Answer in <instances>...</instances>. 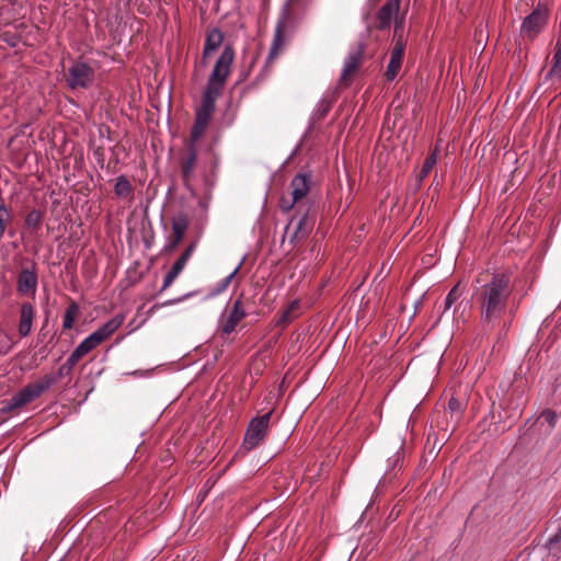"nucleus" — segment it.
Listing matches in <instances>:
<instances>
[{
	"instance_id": "nucleus-37",
	"label": "nucleus",
	"mask_w": 561,
	"mask_h": 561,
	"mask_svg": "<svg viewBox=\"0 0 561 561\" xmlns=\"http://www.w3.org/2000/svg\"><path fill=\"white\" fill-rule=\"evenodd\" d=\"M76 318H64V329H71L75 324Z\"/></svg>"
},
{
	"instance_id": "nucleus-34",
	"label": "nucleus",
	"mask_w": 561,
	"mask_h": 561,
	"mask_svg": "<svg viewBox=\"0 0 561 561\" xmlns=\"http://www.w3.org/2000/svg\"><path fill=\"white\" fill-rule=\"evenodd\" d=\"M78 311H79L78 305L76 302H71L68 306L64 316H76L78 313Z\"/></svg>"
},
{
	"instance_id": "nucleus-10",
	"label": "nucleus",
	"mask_w": 561,
	"mask_h": 561,
	"mask_svg": "<svg viewBox=\"0 0 561 561\" xmlns=\"http://www.w3.org/2000/svg\"><path fill=\"white\" fill-rule=\"evenodd\" d=\"M314 218L307 213L301 216H294L286 226V234L291 243L304 240L312 231Z\"/></svg>"
},
{
	"instance_id": "nucleus-32",
	"label": "nucleus",
	"mask_w": 561,
	"mask_h": 561,
	"mask_svg": "<svg viewBox=\"0 0 561 561\" xmlns=\"http://www.w3.org/2000/svg\"><path fill=\"white\" fill-rule=\"evenodd\" d=\"M194 251V244H191L186 248V250L181 254L179 259L187 263L188 259L191 257L192 253Z\"/></svg>"
},
{
	"instance_id": "nucleus-23",
	"label": "nucleus",
	"mask_w": 561,
	"mask_h": 561,
	"mask_svg": "<svg viewBox=\"0 0 561 561\" xmlns=\"http://www.w3.org/2000/svg\"><path fill=\"white\" fill-rule=\"evenodd\" d=\"M42 218V211L38 209H33L25 217V226L27 228L37 230L41 227Z\"/></svg>"
},
{
	"instance_id": "nucleus-44",
	"label": "nucleus",
	"mask_w": 561,
	"mask_h": 561,
	"mask_svg": "<svg viewBox=\"0 0 561 561\" xmlns=\"http://www.w3.org/2000/svg\"><path fill=\"white\" fill-rule=\"evenodd\" d=\"M460 306H461V302L456 305L455 308L451 310V313L456 314L457 312H459Z\"/></svg>"
},
{
	"instance_id": "nucleus-4",
	"label": "nucleus",
	"mask_w": 561,
	"mask_h": 561,
	"mask_svg": "<svg viewBox=\"0 0 561 561\" xmlns=\"http://www.w3.org/2000/svg\"><path fill=\"white\" fill-rule=\"evenodd\" d=\"M267 404L268 407L257 409L255 415L248 422V451L264 444L268 436L275 408L272 402Z\"/></svg>"
},
{
	"instance_id": "nucleus-18",
	"label": "nucleus",
	"mask_w": 561,
	"mask_h": 561,
	"mask_svg": "<svg viewBox=\"0 0 561 561\" xmlns=\"http://www.w3.org/2000/svg\"><path fill=\"white\" fill-rule=\"evenodd\" d=\"M188 221L185 215H179L172 221V231L175 238V243H180L184 237V233L187 229Z\"/></svg>"
},
{
	"instance_id": "nucleus-9",
	"label": "nucleus",
	"mask_w": 561,
	"mask_h": 561,
	"mask_svg": "<svg viewBox=\"0 0 561 561\" xmlns=\"http://www.w3.org/2000/svg\"><path fill=\"white\" fill-rule=\"evenodd\" d=\"M548 20V9L538 5L529 15H527L520 27V35L524 38L533 41L543 30Z\"/></svg>"
},
{
	"instance_id": "nucleus-42",
	"label": "nucleus",
	"mask_w": 561,
	"mask_h": 561,
	"mask_svg": "<svg viewBox=\"0 0 561 561\" xmlns=\"http://www.w3.org/2000/svg\"><path fill=\"white\" fill-rule=\"evenodd\" d=\"M291 319H293V318H287V317L279 318V320H280V324H282V325H287V324H289V323H290V320H291Z\"/></svg>"
},
{
	"instance_id": "nucleus-1",
	"label": "nucleus",
	"mask_w": 561,
	"mask_h": 561,
	"mask_svg": "<svg viewBox=\"0 0 561 561\" xmlns=\"http://www.w3.org/2000/svg\"><path fill=\"white\" fill-rule=\"evenodd\" d=\"M234 58L233 48L226 45L221 51L211 73L208 77L206 88L203 92L201 104L195 108V119L191 129L188 154L182 161V175L188 181L193 175L197 158L195 142L198 141L207 129L215 112L216 100L221 95L226 79L230 72V66Z\"/></svg>"
},
{
	"instance_id": "nucleus-28",
	"label": "nucleus",
	"mask_w": 561,
	"mask_h": 561,
	"mask_svg": "<svg viewBox=\"0 0 561 561\" xmlns=\"http://www.w3.org/2000/svg\"><path fill=\"white\" fill-rule=\"evenodd\" d=\"M13 346V342L7 336L0 334V353L7 354Z\"/></svg>"
},
{
	"instance_id": "nucleus-19",
	"label": "nucleus",
	"mask_w": 561,
	"mask_h": 561,
	"mask_svg": "<svg viewBox=\"0 0 561 561\" xmlns=\"http://www.w3.org/2000/svg\"><path fill=\"white\" fill-rule=\"evenodd\" d=\"M185 265L186 263L181 259H178L174 262L170 271L164 276L162 289L168 288L176 279V277L181 274Z\"/></svg>"
},
{
	"instance_id": "nucleus-43",
	"label": "nucleus",
	"mask_w": 561,
	"mask_h": 561,
	"mask_svg": "<svg viewBox=\"0 0 561 561\" xmlns=\"http://www.w3.org/2000/svg\"><path fill=\"white\" fill-rule=\"evenodd\" d=\"M401 459H402V457H401L400 453H397L394 455L393 466H396Z\"/></svg>"
},
{
	"instance_id": "nucleus-36",
	"label": "nucleus",
	"mask_w": 561,
	"mask_h": 561,
	"mask_svg": "<svg viewBox=\"0 0 561 561\" xmlns=\"http://www.w3.org/2000/svg\"><path fill=\"white\" fill-rule=\"evenodd\" d=\"M238 271V267L231 272L228 276L225 277L224 282H222V288H226L228 286V284L231 282V279L234 277L236 273Z\"/></svg>"
},
{
	"instance_id": "nucleus-25",
	"label": "nucleus",
	"mask_w": 561,
	"mask_h": 561,
	"mask_svg": "<svg viewBox=\"0 0 561 561\" xmlns=\"http://www.w3.org/2000/svg\"><path fill=\"white\" fill-rule=\"evenodd\" d=\"M332 107V103L327 99H321L316 107L314 116L318 119H322L327 116V114L330 112Z\"/></svg>"
},
{
	"instance_id": "nucleus-5",
	"label": "nucleus",
	"mask_w": 561,
	"mask_h": 561,
	"mask_svg": "<svg viewBox=\"0 0 561 561\" xmlns=\"http://www.w3.org/2000/svg\"><path fill=\"white\" fill-rule=\"evenodd\" d=\"M123 323V318H111L102 327L87 336L80 344L72 351V353L81 359L89 354L107 337H110Z\"/></svg>"
},
{
	"instance_id": "nucleus-24",
	"label": "nucleus",
	"mask_w": 561,
	"mask_h": 561,
	"mask_svg": "<svg viewBox=\"0 0 561 561\" xmlns=\"http://www.w3.org/2000/svg\"><path fill=\"white\" fill-rule=\"evenodd\" d=\"M10 213L7 208L5 204L2 202L0 204V241L3 238V234L5 232L7 226L10 222Z\"/></svg>"
},
{
	"instance_id": "nucleus-22",
	"label": "nucleus",
	"mask_w": 561,
	"mask_h": 561,
	"mask_svg": "<svg viewBox=\"0 0 561 561\" xmlns=\"http://www.w3.org/2000/svg\"><path fill=\"white\" fill-rule=\"evenodd\" d=\"M437 157H438V149H437V148H435V149L433 150V152H431V153L426 157V159H425V161H424V164H423V167H422V169H421V171H420V174H419V180H420V181L424 180V179L428 175V173L431 172V170L433 169V167H434V165L436 164V162H437Z\"/></svg>"
},
{
	"instance_id": "nucleus-29",
	"label": "nucleus",
	"mask_w": 561,
	"mask_h": 561,
	"mask_svg": "<svg viewBox=\"0 0 561 561\" xmlns=\"http://www.w3.org/2000/svg\"><path fill=\"white\" fill-rule=\"evenodd\" d=\"M230 316H240V317H243L245 316V311L243 309V306H242V302H241V299H237L233 304V308L230 312Z\"/></svg>"
},
{
	"instance_id": "nucleus-33",
	"label": "nucleus",
	"mask_w": 561,
	"mask_h": 561,
	"mask_svg": "<svg viewBox=\"0 0 561 561\" xmlns=\"http://www.w3.org/2000/svg\"><path fill=\"white\" fill-rule=\"evenodd\" d=\"M210 488V483H209V480L205 483L204 488L199 491L198 495H197V501L198 502H203L205 496L207 495V492Z\"/></svg>"
},
{
	"instance_id": "nucleus-2",
	"label": "nucleus",
	"mask_w": 561,
	"mask_h": 561,
	"mask_svg": "<svg viewBox=\"0 0 561 561\" xmlns=\"http://www.w3.org/2000/svg\"><path fill=\"white\" fill-rule=\"evenodd\" d=\"M79 360L80 359L71 352L66 362L58 368L57 374H47L42 379L27 383L10 399L3 401L0 411L2 413H8L31 403L59 379L70 376L73 367Z\"/></svg>"
},
{
	"instance_id": "nucleus-45",
	"label": "nucleus",
	"mask_w": 561,
	"mask_h": 561,
	"mask_svg": "<svg viewBox=\"0 0 561 561\" xmlns=\"http://www.w3.org/2000/svg\"><path fill=\"white\" fill-rule=\"evenodd\" d=\"M414 308H417V304H414ZM417 312V309H414V313Z\"/></svg>"
},
{
	"instance_id": "nucleus-39",
	"label": "nucleus",
	"mask_w": 561,
	"mask_h": 561,
	"mask_svg": "<svg viewBox=\"0 0 561 561\" xmlns=\"http://www.w3.org/2000/svg\"><path fill=\"white\" fill-rule=\"evenodd\" d=\"M297 305H298V301H293L290 304L289 308L283 311L282 316H289L290 312L296 310Z\"/></svg>"
},
{
	"instance_id": "nucleus-20",
	"label": "nucleus",
	"mask_w": 561,
	"mask_h": 561,
	"mask_svg": "<svg viewBox=\"0 0 561 561\" xmlns=\"http://www.w3.org/2000/svg\"><path fill=\"white\" fill-rule=\"evenodd\" d=\"M547 547L549 549L550 554H552L556 558L561 557V519L559 520L557 531L552 537L549 538Z\"/></svg>"
},
{
	"instance_id": "nucleus-3",
	"label": "nucleus",
	"mask_w": 561,
	"mask_h": 561,
	"mask_svg": "<svg viewBox=\"0 0 561 561\" xmlns=\"http://www.w3.org/2000/svg\"><path fill=\"white\" fill-rule=\"evenodd\" d=\"M512 288L506 274H496L485 284L480 295L481 309L486 316L504 312Z\"/></svg>"
},
{
	"instance_id": "nucleus-11",
	"label": "nucleus",
	"mask_w": 561,
	"mask_h": 561,
	"mask_svg": "<svg viewBox=\"0 0 561 561\" xmlns=\"http://www.w3.org/2000/svg\"><path fill=\"white\" fill-rule=\"evenodd\" d=\"M38 284L37 267L30 262L20 271L16 279V289L20 295L34 297Z\"/></svg>"
},
{
	"instance_id": "nucleus-17",
	"label": "nucleus",
	"mask_w": 561,
	"mask_h": 561,
	"mask_svg": "<svg viewBox=\"0 0 561 561\" xmlns=\"http://www.w3.org/2000/svg\"><path fill=\"white\" fill-rule=\"evenodd\" d=\"M133 186L130 181L125 175H119L116 179V183L114 186V193L119 198H131L133 197Z\"/></svg>"
},
{
	"instance_id": "nucleus-6",
	"label": "nucleus",
	"mask_w": 561,
	"mask_h": 561,
	"mask_svg": "<svg viewBox=\"0 0 561 561\" xmlns=\"http://www.w3.org/2000/svg\"><path fill=\"white\" fill-rule=\"evenodd\" d=\"M311 175L307 173L296 174L290 182V197L283 196L279 206L284 211H289L295 205L299 204L311 188Z\"/></svg>"
},
{
	"instance_id": "nucleus-15",
	"label": "nucleus",
	"mask_w": 561,
	"mask_h": 561,
	"mask_svg": "<svg viewBox=\"0 0 561 561\" xmlns=\"http://www.w3.org/2000/svg\"><path fill=\"white\" fill-rule=\"evenodd\" d=\"M287 26H288V3L285 5V8L280 14V18L278 20V23L276 25L274 41H273V44H272V47H271V50H270V54L267 57L268 60L274 59L277 56L279 48L284 45V33H285Z\"/></svg>"
},
{
	"instance_id": "nucleus-31",
	"label": "nucleus",
	"mask_w": 561,
	"mask_h": 561,
	"mask_svg": "<svg viewBox=\"0 0 561 561\" xmlns=\"http://www.w3.org/2000/svg\"><path fill=\"white\" fill-rule=\"evenodd\" d=\"M448 409L450 412L459 413L461 410V402L456 398H451L448 402Z\"/></svg>"
},
{
	"instance_id": "nucleus-41",
	"label": "nucleus",
	"mask_w": 561,
	"mask_h": 561,
	"mask_svg": "<svg viewBox=\"0 0 561 561\" xmlns=\"http://www.w3.org/2000/svg\"><path fill=\"white\" fill-rule=\"evenodd\" d=\"M254 365H255V364L253 363V364L250 366V368H249V374H251V375H252V374H253V370H254V374H255V375H259V374H260V367H255Z\"/></svg>"
},
{
	"instance_id": "nucleus-16",
	"label": "nucleus",
	"mask_w": 561,
	"mask_h": 561,
	"mask_svg": "<svg viewBox=\"0 0 561 561\" xmlns=\"http://www.w3.org/2000/svg\"><path fill=\"white\" fill-rule=\"evenodd\" d=\"M551 62V68L547 72L545 80L550 81L553 85L561 87V35L556 42Z\"/></svg>"
},
{
	"instance_id": "nucleus-38",
	"label": "nucleus",
	"mask_w": 561,
	"mask_h": 561,
	"mask_svg": "<svg viewBox=\"0 0 561 561\" xmlns=\"http://www.w3.org/2000/svg\"><path fill=\"white\" fill-rule=\"evenodd\" d=\"M135 320H136V319H133V320L128 323L129 332H133V331L137 330L138 328H140V327L145 323V320H142V321H140L139 323L135 324Z\"/></svg>"
},
{
	"instance_id": "nucleus-21",
	"label": "nucleus",
	"mask_w": 561,
	"mask_h": 561,
	"mask_svg": "<svg viewBox=\"0 0 561 561\" xmlns=\"http://www.w3.org/2000/svg\"><path fill=\"white\" fill-rule=\"evenodd\" d=\"M462 287L460 284L455 285L445 298L443 313L450 311L453 305H455L462 295Z\"/></svg>"
},
{
	"instance_id": "nucleus-26",
	"label": "nucleus",
	"mask_w": 561,
	"mask_h": 561,
	"mask_svg": "<svg viewBox=\"0 0 561 561\" xmlns=\"http://www.w3.org/2000/svg\"><path fill=\"white\" fill-rule=\"evenodd\" d=\"M33 318H21L19 323V333L21 336H26L32 330Z\"/></svg>"
},
{
	"instance_id": "nucleus-12",
	"label": "nucleus",
	"mask_w": 561,
	"mask_h": 561,
	"mask_svg": "<svg viewBox=\"0 0 561 561\" xmlns=\"http://www.w3.org/2000/svg\"><path fill=\"white\" fill-rule=\"evenodd\" d=\"M399 10L400 0H387L376 14L375 27L385 31L390 27L392 21L398 20L403 23V18H398Z\"/></svg>"
},
{
	"instance_id": "nucleus-7",
	"label": "nucleus",
	"mask_w": 561,
	"mask_h": 561,
	"mask_svg": "<svg viewBox=\"0 0 561 561\" xmlns=\"http://www.w3.org/2000/svg\"><path fill=\"white\" fill-rule=\"evenodd\" d=\"M394 46L390 53V60L388 62L385 77L388 81H393L398 76L405 50V43L402 37V22L396 21V31L393 34Z\"/></svg>"
},
{
	"instance_id": "nucleus-13",
	"label": "nucleus",
	"mask_w": 561,
	"mask_h": 561,
	"mask_svg": "<svg viewBox=\"0 0 561 561\" xmlns=\"http://www.w3.org/2000/svg\"><path fill=\"white\" fill-rule=\"evenodd\" d=\"M365 44L359 43L358 46L350 51L344 60L343 70L341 73V82L348 85L352 77L356 73L364 60Z\"/></svg>"
},
{
	"instance_id": "nucleus-8",
	"label": "nucleus",
	"mask_w": 561,
	"mask_h": 561,
	"mask_svg": "<svg viewBox=\"0 0 561 561\" xmlns=\"http://www.w3.org/2000/svg\"><path fill=\"white\" fill-rule=\"evenodd\" d=\"M95 78L94 69L87 62L78 60L68 69L67 84L71 90L90 88Z\"/></svg>"
},
{
	"instance_id": "nucleus-27",
	"label": "nucleus",
	"mask_w": 561,
	"mask_h": 561,
	"mask_svg": "<svg viewBox=\"0 0 561 561\" xmlns=\"http://www.w3.org/2000/svg\"><path fill=\"white\" fill-rule=\"evenodd\" d=\"M242 318H228L227 322L225 323V325L222 327L221 329V334L225 335V334H230L232 331H234L238 322L241 320Z\"/></svg>"
},
{
	"instance_id": "nucleus-30",
	"label": "nucleus",
	"mask_w": 561,
	"mask_h": 561,
	"mask_svg": "<svg viewBox=\"0 0 561 561\" xmlns=\"http://www.w3.org/2000/svg\"><path fill=\"white\" fill-rule=\"evenodd\" d=\"M542 416L551 427H554L557 421V413L554 411L547 410L542 413Z\"/></svg>"
},
{
	"instance_id": "nucleus-35",
	"label": "nucleus",
	"mask_w": 561,
	"mask_h": 561,
	"mask_svg": "<svg viewBox=\"0 0 561 561\" xmlns=\"http://www.w3.org/2000/svg\"><path fill=\"white\" fill-rule=\"evenodd\" d=\"M33 307L28 304L22 306L21 316H32Z\"/></svg>"
},
{
	"instance_id": "nucleus-40",
	"label": "nucleus",
	"mask_w": 561,
	"mask_h": 561,
	"mask_svg": "<svg viewBox=\"0 0 561 561\" xmlns=\"http://www.w3.org/2000/svg\"><path fill=\"white\" fill-rule=\"evenodd\" d=\"M179 245V243H175V238L170 242V244H168L165 247V250L167 251H173L176 247Z\"/></svg>"
},
{
	"instance_id": "nucleus-14",
	"label": "nucleus",
	"mask_w": 561,
	"mask_h": 561,
	"mask_svg": "<svg viewBox=\"0 0 561 561\" xmlns=\"http://www.w3.org/2000/svg\"><path fill=\"white\" fill-rule=\"evenodd\" d=\"M222 42L224 34L219 28L215 27L207 32L202 55L203 65H206L207 60L217 53Z\"/></svg>"
}]
</instances>
